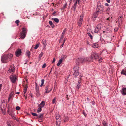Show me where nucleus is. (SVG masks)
Returning a JSON list of instances; mask_svg holds the SVG:
<instances>
[{
  "instance_id": "obj_1",
  "label": "nucleus",
  "mask_w": 126,
  "mask_h": 126,
  "mask_svg": "<svg viewBox=\"0 0 126 126\" xmlns=\"http://www.w3.org/2000/svg\"><path fill=\"white\" fill-rule=\"evenodd\" d=\"M93 58H95L96 60H98L99 62L100 63L102 62V57H100L98 56H91L89 58L86 59L83 58H80V62H81L82 63L85 62L86 61H92Z\"/></svg>"
},
{
  "instance_id": "obj_2",
  "label": "nucleus",
  "mask_w": 126,
  "mask_h": 126,
  "mask_svg": "<svg viewBox=\"0 0 126 126\" xmlns=\"http://www.w3.org/2000/svg\"><path fill=\"white\" fill-rule=\"evenodd\" d=\"M22 31L21 32L20 35V37L22 39H24L26 36V29L24 28H22Z\"/></svg>"
},
{
  "instance_id": "obj_3",
  "label": "nucleus",
  "mask_w": 126,
  "mask_h": 126,
  "mask_svg": "<svg viewBox=\"0 0 126 126\" xmlns=\"http://www.w3.org/2000/svg\"><path fill=\"white\" fill-rule=\"evenodd\" d=\"M10 60L11 59L9 58L8 56H2L1 57V61L3 63H6L7 62V60Z\"/></svg>"
},
{
  "instance_id": "obj_4",
  "label": "nucleus",
  "mask_w": 126,
  "mask_h": 126,
  "mask_svg": "<svg viewBox=\"0 0 126 126\" xmlns=\"http://www.w3.org/2000/svg\"><path fill=\"white\" fill-rule=\"evenodd\" d=\"M11 82L13 83L16 82V77L15 75H11L10 77Z\"/></svg>"
},
{
  "instance_id": "obj_5",
  "label": "nucleus",
  "mask_w": 126,
  "mask_h": 126,
  "mask_svg": "<svg viewBox=\"0 0 126 126\" xmlns=\"http://www.w3.org/2000/svg\"><path fill=\"white\" fill-rule=\"evenodd\" d=\"M15 67L14 65H11L8 71V72L9 73H14L15 70Z\"/></svg>"
},
{
  "instance_id": "obj_6",
  "label": "nucleus",
  "mask_w": 126,
  "mask_h": 126,
  "mask_svg": "<svg viewBox=\"0 0 126 126\" xmlns=\"http://www.w3.org/2000/svg\"><path fill=\"white\" fill-rule=\"evenodd\" d=\"M83 15L81 14L80 16V18L79 19L78 23V25L80 27L82 22L83 19Z\"/></svg>"
},
{
  "instance_id": "obj_7",
  "label": "nucleus",
  "mask_w": 126,
  "mask_h": 126,
  "mask_svg": "<svg viewBox=\"0 0 126 126\" xmlns=\"http://www.w3.org/2000/svg\"><path fill=\"white\" fill-rule=\"evenodd\" d=\"M65 58V56H62L61 58L59 60L57 65V66H59L61 64L63 60H64Z\"/></svg>"
},
{
  "instance_id": "obj_8",
  "label": "nucleus",
  "mask_w": 126,
  "mask_h": 126,
  "mask_svg": "<svg viewBox=\"0 0 126 126\" xmlns=\"http://www.w3.org/2000/svg\"><path fill=\"white\" fill-rule=\"evenodd\" d=\"M101 26L100 25H98L95 28L94 32L95 33H98L100 31Z\"/></svg>"
},
{
  "instance_id": "obj_9",
  "label": "nucleus",
  "mask_w": 126,
  "mask_h": 126,
  "mask_svg": "<svg viewBox=\"0 0 126 126\" xmlns=\"http://www.w3.org/2000/svg\"><path fill=\"white\" fill-rule=\"evenodd\" d=\"M97 11L98 12L100 11H102L103 10V7L102 5L98 6L97 8Z\"/></svg>"
},
{
  "instance_id": "obj_10",
  "label": "nucleus",
  "mask_w": 126,
  "mask_h": 126,
  "mask_svg": "<svg viewBox=\"0 0 126 126\" xmlns=\"http://www.w3.org/2000/svg\"><path fill=\"white\" fill-rule=\"evenodd\" d=\"M121 92L122 95H126V88H123Z\"/></svg>"
},
{
  "instance_id": "obj_11",
  "label": "nucleus",
  "mask_w": 126,
  "mask_h": 126,
  "mask_svg": "<svg viewBox=\"0 0 126 126\" xmlns=\"http://www.w3.org/2000/svg\"><path fill=\"white\" fill-rule=\"evenodd\" d=\"M21 49H18L15 52V55H20L21 53Z\"/></svg>"
},
{
  "instance_id": "obj_12",
  "label": "nucleus",
  "mask_w": 126,
  "mask_h": 126,
  "mask_svg": "<svg viewBox=\"0 0 126 126\" xmlns=\"http://www.w3.org/2000/svg\"><path fill=\"white\" fill-rule=\"evenodd\" d=\"M79 71H74V73L73 75L75 77H77V76L79 75Z\"/></svg>"
},
{
  "instance_id": "obj_13",
  "label": "nucleus",
  "mask_w": 126,
  "mask_h": 126,
  "mask_svg": "<svg viewBox=\"0 0 126 126\" xmlns=\"http://www.w3.org/2000/svg\"><path fill=\"white\" fill-rule=\"evenodd\" d=\"M45 104V102L44 101H42L41 102L40 104L39 105V106L41 107H44Z\"/></svg>"
},
{
  "instance_id": "obj_14",
  "label": "nucleus",
  "mask_w": 126,
  "mask_h": 126,
  "mask_svg": "<svg viewBox=\"0 0 126 126\" xmlns=\"http://www.w3.org/2000/svg\"><path fill=\"white\" fill-rule=\"evenodd\" d=\"M14 110L13 109L10 110V109H9L7 111L8 113L10 115L13 114Z\"/></svg>"
},
{
  "instance_id": "obj_15",
  "label": "nucleus",
  "mask_w": 126,
  "mask_h": 126,
  "mask_svg": "<svg viewBox=\"0 0 126 126\" xmlns=\"http://www.w3.org/2000/svg\"><path fill=\"white\" fill-rule=\"evenodd\" d=\"M78 83L77 84V85L76 87V88L77 89H79L81 86L80 83L81 82L80 80L78 82Z\"/></svg>"
},
{
  "instance_id": "obj_16",
  "label": "nucleus",
  "mask_w": 126,
  "mask_h": 126,
  "mask_svg": "<svg viewBox=\"0 0 126 126\" xmlns=\"http://www.w3.org/2000/svg\"><path fill=\"white\" fill-rule=\"evenodd\" d=\"M80 0H77L76 1L75 3L74 4V5L73 6V8H74V9H76V5L77 3V2H78V3H79V1Z\"/></svg>"
},
{
  "instance_id": "obj_17",
  "label": "nucleus",
  "mask_w": 126,
  "mask_h": 126,
  "mask_svg": "<svg viewBox=\"0 0 126 126\" xmlns=\"http://www.w3.org/2000/svg\"><path fill=\"white\" fill-rule=\"evenodd\" d=\"M121 74L126 76V69H123L122 70Z\"/></svg>"
},
{
  "instance_id": "obj_18",
  "label": "nucleus",
  "mask_w": 126,
  "mask_h": 126,
  "mask_svg": "<svg viewBox=\"0 0 126 126\" xmlns=\"http://www.w3.org/2000/svg\"><path fill=\"white\" fill-rule=\"evenodd\" d=\"M49 87V86L48 85L45 88V93H49L50 92V91H48V89Z\"/></svg>"
},
{
  "instance_id": "obj_19",
  "label": "nucleus",
  "mask_w": 126,
  "mask_h": 126,
  "mask_svg": "<svg viewBox=\"0 0 126 126\" xmlns=\"http://www.w3.org/2000/svg\"><path fill=\"white\" fill-rule=\"evenodd\" d=\"M98 12L97 11L94 13L93 17L94 18H96L97 17L98 15Z\"/></svg>"
},
{
  "instance_id": "obj_20",
  "label": "nucleus",
  "mask_w": 126,
  "mask_h": 126,
  "mask_svg": "<svg viewBox=\"0 0 126 126\" xmlns=\"http://www.w3.org/2000/svg\"><path fill=\"white\" fill-rule=\"evenodd\" d=\"M79 67L78 66V65H76L74 67V71H79Z\"/></svg>"
},
{
  "instance_id": "obj_21",
  "label": "nucleus",
  "mask_w": 126,
  "mask_h": 126,
  "mask_svg": "<svg viewBox=\"0 0 126 126\" xmlns=\"http://www.w3.org/2000/svg\"><path fill=\"white\" fill-rule=\"evenodd\" d=\"M51 19L57 23H58L59 21V20L57 18H52Z\"/></svg>"
},
{
  "instance_id": "obj_22",
  "label": "nucleus",
  "mask_w": 126,
  "mask_h": 126,
  "mask_svg": "<svg viewBox=\"0 0 126 126\" xmlns=\"http://www.w3.org/2000/svg\"><path fill=\"white\" fill-rule=\"evenodd\" d=\"M44 114H40L37 117V118H43V117Z\"/></svg>"
},
{
  "instance_id": "obj_23",
  "label": "nucleus",
  "mask_w": 126,
  "mask_h": 126,
  "mask_svg": "<svg viewBox=\"0 0 126 126\" xmlns=\"http://www.w3.org/2000/svg\"><path fill=\"white\" fill-rule=\"evenodd\" d=\"M49 24L51 25L52 28L54 27L55 26L53 24V23L51 21H49Z\"/></svg>"
},
{
  "instance_id": "obj_24",
  "label": "nucleus",
  "mask_w": 126,
  "mask_h": 126,
  "mask_svg": "<svg viewBox=\"0 0 126 126\" xmlns=\"http://www.w3.org/2000/svg\"><path fill=\"white\" fill-rule=\"evenodd\" d=\"M41 108L42 107H39L38 108L37 110V112L38 113H39L42 110Z\"/></svg>"
},
{
  "instance_id": "obj_25",
  "label": "nucleus",
  "mask_w": 126,
  "mask_h": 126,
  "mask_svg": "<svg viewBox=\"0 0 126 126\" xmlns=\"http://www.w3.org/2000/svg\"><path fill=\"white\" fill-rule=\"evenodd\" d=\"M13 94L14 93L13 92H11L9 94V98H11L12 97L13 95Z\"/></svg>"
},
{
  "instance_id": "obj_26",
  "label": "nucleus",
  "mask_w": 126,
  "mask_h": 126,
  "mask_svg": "<svg viewBox=\"0 0 126 126\" xmlns=\"http://www.w3.org/2000/svg\"><path fill=\"white\" fill-rule=\"evenodd\" d=\"M27 86H25V87L24 88V91H23V92H24V94H25L26 92V91H27Z\"/></svg>"
},
{
  "instance_id": "obj_27",
  "label": "nucleus",
  "mask_w": 126,
  "mask_h": 126,
  "mask_svg": "<svg viewBox=\"0 0 126 126\" xmlns=\"http://www.w3.org/2000/svg\"><path fill=\"white\" fill-rule=\"evenodd\" d=\"M93 47L94 48H97V44H94L93 45Z\"/></svg>"
},
{
  "instance_id": "obj_28",
  "label": "nucleus",
  "mask_w": 126,
  "mask_h": 126,
  "mask_svg": "<svg viewBox=\"0 0 126 126\" xmlns=\"http://www.w3.org/2000/svg\"><path fill=\"white\" fill-rule=\"evenodd\" d=\"M39 44H37L34 47V49H37L39 47Z\"/></svg>"
},
{
  "instance_id": "obj_29",
  "label": "nucleus",
  "mask_w": 126,
  "mask_h": 126,
  "mask_svg": "<svg viewBox=\"0 0 126 126\" xmlns=\"http://www.w3.org/2000/svg\"><path fill=\"white\" fill-rule=\"evenodd\" d=\"M44 79H42L41 80V84L40 86L42 87L44 84Z\"/></svg>"
},
{
  "instance_id": "obj_30",
  "label": "nucleus",
  "mask_w": 126,
  "mask_h": 126,
  "mask_svg": "<svg viewBox=\"0 0 126 126\" xmlns=\"http://www.w3.org/2000/svg\"><path fill=\"white\" fill-rule=\"evenodd\" d=\"M56 99V98L55 97L54 98V99H53L52 101V104H54L55 103Z\"/></svg>"
},
{
  "instance_id": "obj_31",
  "label": "nucleus",
  "mask_w": 126,
  "mask_h": 126,
  "mask_svg": "<svg viewBox=\"0 0 126 126\" xmlns=\"http://www.w3.org/2000/svg\"><path fill=\"white\" fill-rule=\"evenodd\" d=\"M43 44L44 45V47L45 48V46L46 45V43L45 41H43Z\"/></svg>"
},
{
  "instance_id": "obj_32",
  "label": "nucleus",
  "mask_w": 126,
  "mask_h": 126,
  "mask_svg": "<svg viewBox=\"0 0 126 126\" xmlns=\"http://www.w3.org/2000/svg\"><path fill=\"white\" fill-rule=\"evenodd\" d=\"M63 35H62L61 36L60 38V42L63 39Z\"/></svg>"
},
{
  "instance_id": "obj_33",
  "label": "nucleus",
  "mask_w": 126,
  "mask_h": 126,
  "mask_svg": "<svg viewBox=\"0 0 126 126\" xmlns=\"http://www.w3.org/2000/svg\"><path fill=\"white\" fill-rule=\"evenodd\" d=\"M66 31V29L65 28V29H64L63 30V32L62 33V35H63L64 34H65V32Z\"/></svg>"
},
{
  "instance_id": "obj_34",
  "label": "nucleus",
  "mask_w": 126,
  "mask_h": 126,
  "mask_svg": "<svg viewBox=\"0 0 126 126\" xmlns=\"http://www.w3.org/2000/svg\"><path fill=\"white\" fill-rule=\"evenodd\" d=\"M26 55H30V52L28 50H27L26 52Z\"/></svg>"
},
{
  "instance_id": "obj_35",
  "label": "nucleus",
  "mask_w": 126,
  "mask_h": 126,
  "mask_svg": "<svg viewBox=\"0 0 126 126\" xmlns=\"http://www.w3.org/2000/svg\"><path fill=\"white\" fill-rule=\"evenodd\" d=\"M12 118L15 119H16L15 116L13 114L11 115Z\"/></svg>"
},
{
  "instance_id": "obj_36",
  "label": "nucleus",
  "mask_w": 126,
  "mask_h": 126,
  "mask_svg": "<svg viewBox=\"0 0 126 126\" xmlns=\"http://www.w3.org/2000/svg\"><path fill=\"white\" fill-rule=\"evenodd\" d=\"M36 92V94L37 96V97L39 96H40V94L39 92H39Z\"/></svg>"
},
{
  "instance_id": "obj_37",
  "label": "nucleus",
  "mask_w": 126,
  "mask_h": 126,
  "mask_svg": "<svg viewBox=\"0 0 126 126\" xmlns=\"http://www.w3.org/2000/svg\"><path fill=\"white\" fill-rule=\"evenodd\" d=\"M87 34L91 38V39H92L93 38V36H92L90 34V33H87Z\"/></svg>"
},
{
  "instance_id": "obj_38",
  "label": "nucleus",
  "mask_w": 126,
  "mask_h": 126,
  "mask_svg": "<svg viewBox=\"0 0 126 126\" xmlns=\"http://www.w3.org/2000/svg\"><path fill=\"white\" fill-rule=\"evenodd\" d=\"M68 120V118L67 117H65V119H64V122H65L66 121H67Z\"/></svg>"
},
{
  "instance_id": "obj_39",
  "label": "nucleus",
  "mask_w": 126,
  "mask_h": 126,
  "mask_svg": "<svg viewBox=\"0 0 126 126\" xmlns=\"http://www.w3.org/2000/svg\"><path fill=\"white\" fill-rule=\"evenodd\" d=\"M32 114L34 116H38L37 114L35 113H32Z\"/></svg>"
},
{
  "instance_id": "obj_40",
  "label": "nucleus",
  "mask_w": 126,
  "mask_h": 126,
  "mask_svg": "<svg viewBox=\"0 0 126 126\" xmlns=\"http://www.w3.org/2000/svg\"><path fill=\"white\" fill-rule=\"evenodd\" d=\"M20 109V107L18 106H17L16 107V109L17 110H19Z\"/></svg>"
},
{
  "instance_id": "obj_41",
  "label": "nucleus",
  "mask_w": 126,
  "mask_h": 126,
  "mask_svg": "<svg viewBox=\"0 0 126 126\" xmlns=\"http://www.w3.org/2000/svg\"><path fill=\"white\" fill-rule=\"evenodd\" d=\"M19 21L18 20H16L15 21V23L17 24L18 25V23L19 22Z\"/></svg>"
},
{
  "instance_id": "obj_42",
  "label": "nucleus",
  "mask_w": 126,
  "mask_h": 126,
  "mask_svg": "<svg viewBox=\"0 0 126 126\" xmlns=\"http://www.w3.org/2000/svg\"><path fill=\"white\" fill-rule=\"evenodd\" d=\"M103 124L104 125H107V123L105 121H103Z\"/></svg>"
},
{
  "instance_id": "obj_43",
  "label": "nucleus",
  "mask_w": 126,
  "mask_h": 126,
  "mask_svg": "<svg viewBox=\"0 0 126 126\" xmlns=\"http://www.w3.org/2000/svg\"><path fill=\"white\" fill-rule=\"evenodd\" d=\"M2 105L1 106V109H2V110H4V109H5L6 108V106H5V107H4V108H3L2 107Z\"/></svg>"
},
{
  "instance_id": "obj_44",
  "label": "nucleus",
  "mask_w": 126,
  "mask_h": 126,
  "mask_svg": "<svg viewBox=\"0 0 126 126\" xmlns=\"http://www.w3.org/2000/svg\"><path fill=\"white\" fill-rule=\"evenodd\" d=\"M46 66V63H44L42 66V68H44Z\"/></svg>"
},
{
  "instance_id": "obj_45",
  "label": "nucleus",
  "mask_w": 126,
  "mask_h": 126,
  "mask_svg": "<svg viewBox=\"0 0 126 126\" xmlns=\"http://www.w3.org/2000/svg\"><path fill=\"white\" fill-rule=\"evenodd\" d=\"M36 92H39V88L38 87H36Z\"/></svg>"
},
{
  "instance_id": "obj_46",
  "label": "nucleus",
  "mask_w": 126,
  "mask_h": 126,
  "mask_svg": "<svg viewBox=\"0 0 126 126\" xmlns=\"http://www.w3.org/2000/svg\"><path fill=\"white\" fill-rule=\"evenodd\" d=\"M64 42L62 44V45L60 47L61 48H62V47L64 45Z\"/></svg>"
},
{
  "instance_id": "obj_47",
  "label": "nucleus",
  "mask_w": 126,
  "mask_h": 126,
  "mask_svg": "<svg viewBox=\"0 0 126 126\" xmlns=\"http://www.w3.org/2000/svg\"><path fill=\"white\" fill-rule=\"evenodd\" d=\"M43 121V118H41L39 120V122H42Z\"/></svg>"
},
{
  "instance_id": "obj_48",
  "label": "nucleus",
  "mask_w": 126,
  "mask_h": 126,
  "mask_svg": "<svg viewBox=\"0 0 126 126\" xmlns=\"http://www.w3.org/2000/svg\"><path fill=\"white\" fill-rule=\"evenodd\" d=\"M55 58H54L53 60L52 63H54L55 62Z\"/></svg>"
},
{
  "instance_id": "obj_49",
  "label": "nucleus",
  "mask_w": 126,
  "mask_h": 126,
  "mask_svg": "<svg viewBox=\"0 0 126 126\" xmlns=\"http://www.w3.org/2000/svg\"><path fill=\"white\" fill-rule=\"evenodd\" d=\"M122 18V16H120V17H119L118 18V20H120Z\"/></svg>"
},
{
  "instance_id": "obj_50",
  "label": "nucleus",
  "mask_w": 126,
  "mask_h": 126,
  "mask_svg": "<svg viewBox=\"0 0 126 126\" xmlns=\"http://www.w3.org/2000/svg\"><path fill=\"white\" fill-rule=\"evenodd\" d=\"M66 5H67V3H66L65 5H64V7H63V8H65L66 7Z\"/></svg>"
},
{
  "instance_id": "obj_51",
  "label": "nucleus",
  "mask_w": 126,
  "mask_h": 126,
  "mask_svg": "<svg viewBox=\"0 0 126 126\" xmlns=\"http://www.w3.org/2000/svg\"><path fill=\"white\" fill-rule=\"evenodd\" d=\"M79 79H80L81 78V77H82V76H81V75H79Z\"/></svg>"
},
{
  "instance_id": "obj_52",
  "label": "nucleus",
  "mask_w": 126,
  "mask_h": 126,
  "mask_svg": "<svg viewBox=\"0 0 126 126\" xmlns=\"http://www.w3.org/2000/svg\"><path fill=\"white\" fill-rule=\"evenodd\" d=\"M106 0L109 3L110 2V0Z\"/></svg>"
},
{
  "instance_id": "obj_53",
  "label": "nucleus",
  "mask_w": 126,
  "mask_h": 126,
  "mask_svg": "<svg viewBox=\"0 0 126 126\" xmlns=\"http://www.w3.org/2000/svg\"><path fill=\"white\" fill-rule=\"evenodd\" d=\"M105 5L106 6H109V4L107 3H106L105 4Z\"/></svg>"
},
{
  "instance_id": "obj_54",
  "label": "nucleus",
  "mask_w": 126,
  "mask_h": 126,
  "mask_svg": "<svg viewBox=\"0 0 126 126\" xmlns=\"http://www.w3.org/2000/svg\"><path fill=\"white\" fill-rule=\"evenodd\" d=\"M107 20H110V17H109L107 19Z\"/></svg>"
},
{
  "instance_id": "obj_55",
  "label": "nucleus",
  "mask_w": 126,
  "mask_h": 126,
  "mask_svg": "<svg viewBox=\"0 0 126 126\" xmlns=\"http://www.w3.org/2000/svg\"><path fill=\"white\" fill-rule=\"evenodd\" d=\"M11 99V98H10L9 97L8 99V102H9L10 101V100Z\"/></svg>"
},
{
  "instance_id": "obj_56",
  "label": "nucleus",
  "mask_w": 126,
  "mask_h": 126,
  "mask_svg": "<svg viewBox=\"0 0 126 126\" xmlns=\"http://www.w3.org/2000/svg\"><path fill=\"white\" fill-rule=\"evenodd\" d=\"M24 97L25 98V99H26L27 98V97L25 96V95H24Z\"/></svg>"
},
{
  "instance_id": "obj_57",
  "label": "nucleus",
  "mask_w": 126,
  "mask_h": 126,
  "mask_svg": "<svg viewBox=\"0 0 126 126\" xmlns=\"http://www.w3.org/2000/svg\"><path fill=\"white\" fill-rule=\"evenodd\" d=\"M92 104L94 105L95 103V102H94L93 101V102H92Z\"/></svg>"
},
{
  "instance_id": "obj_58",
  "label": "nucleus",
  "mask_w": 126,
  "mask_h": 126,
  "mask_svg": "<svg viewBox=\"0 0 126 126\" xmlns=\"http://www.w3.org/2000/svg\"><path fill=\"white\" fill-rule=\"evenodd\" d=\"M110 8H108L107 9V10L108 11H109L110 10Z\"/></svg>"
},
{
  "instance_id": "obj_59",
  "label": "nucleus",
  "mask_w": 126,
  "mask_h": 126,
  "mask_svg": "<svg viewBox=\"0 0 126 126\" xmlns=\"http://www.w3.org/2000/svg\"><path fill=\"white\" fill-rule=\"evenodd\" d=\"M41 56H40L39 57V60H40V59H41Z\"/></svg>"
},
{
  "instance_id": "obj_60",
  "label": "nucleus",
  "mask_w": 126,
  "mask_h": 126,
  "mask_svg": "<svg viewBox=\"0 0 126 126\" xmlns=\"http://www.w3.org/2000/svg\"><path fill=\"white\" fill-rule=\"evenodd\" d=\"M20 93L19 92H17L16 93V94H19Z\"/></svg>"
},
{
  "instance_id": "obj_61",
  "label": "nucleus",
  "mask_w": 126,
  "mask_h": 126,
  "mask_svg": "<svg viewBox=\"0 0 126 126\" xmlns=\"http://www.w3.org/2000/svg\"><path fill=\"white\" fill-rule=\"evenodd\" d=\"M30 96H31V97H32V94H30Z\"/></svg>"
},
{
  "instance_id": "obj_62",
  "label": "nucleus",
  "mask_w": 126,
  "mask_h": 126,
  "mask_svg": "<svg viewBox=\"0 0 126 126\" xmlns=\"http://www.w3.org/2000/svg\"><path fill=\"white\" fill-rule=\"evenodd\" d=\"M55 13H56V12H55V11H54V12H53V14H55Z\"/></svg>"
},
{
  "instance_id": "obj_63",
  "label": "nucleus",
  "mask_w": 126,
  "mask_h": 126,
  "mask_svg": "<svg viewBox=\"0 0 126 126\" xmlns=\"http://www.w3.org/2000/svg\"><path fill=\"white\" fill-rule=\"evenodd\" d=\"M87 99L89 101V99L88 98H87Z\"/></svg>"
},
{
  "instance_id": "obj_64",
  "label": "nucleus",
  "mask_w": 126,
  "mask_h": 126,
  "mask_svg": "<svg viewBox=\"0 0 126 126\" xmlns=\"http://www.w3.org/2000/svg\"><path fill=\"white\" fill-rule=\"evenodd\" d=\"M87 43L89 45V44L88 42H87Z\"/></svg>"
}]
</instances>
